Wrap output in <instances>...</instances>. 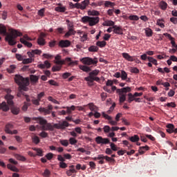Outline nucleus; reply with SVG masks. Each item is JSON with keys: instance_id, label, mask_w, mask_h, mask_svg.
<instances>
[{"instance_id": "obj_55", "label": "nucleus", "mask_w": 177, "mask_h": 177, "mask_svg": "<svg viewBox=\"0 0 177 177\" xmlns=\"http://www.w3.org/2000/svg\"><path fill=\"white\" fill-rule=\"evenodd\" d=\"M32 104H35V106H39V102H41L38 98L37 99H35V98H33L32 100H31Z\"/></svg>"}, {"instance_id": "obj_9", "label": "nucleus", "mask_w": 177, "mask_h": 177, "mask_svg": "<svg viewBox=\"0 0 177 177\" xmlns=\"http://www.w3.org/2000/svg\"><path fill=\"white\" fill-rule=\"evenodd\" d=\"M81 62L83 63V64H85L86 66H91V64H97V58L95 57L94 59H92L89 57H84L81 59Z\"/></svg>"}, {"instance_id": "obj_53", "label": "nucleus", "mask_w": 177, "mask_h": 177, "mask_svg": "<svg viewBox=\"0 0 177 177\" xmlns=\"http://www.w3.org/2000/svg\"><path fill=\"white\" fill-rule=\"evenodd\" d=\"M43 176L44 177H49L50 176V171H49V169H46L44 170V172L42 174Z\"/></svg>"}, {"instance_id": "obj_18", "label": "nucleus", "mask_w": 177, "mask_h": 177, "mask_svg": "<svg viewBox=\"0 0 177 177\" xmlns=\"http://www.w3.org/2000/svg\"><path fill=\"white\" fill-rule=\"evenodd\" d=\"M62 59V57L60 55H57L55 57V64H58L59 66H63L64 64V60H60Z\"/></svg>"}, {"instance_id": "obj_14", "label": "nucleus", "mask_w": 177, "mask_h": 177, "mask_svg": "<svg viewBox=\"0 0 177 177\" xmlns=\"http://www.w3.org/2000/svg\"><path fill=\"white\" fill-rule=\"evenodd\" d=\"M113 32L115 34H118V35H122L123 32V30L121 26H117V25H115L113 26Z\"/></svg>"}, {"instance_id": "obj_6", "label": "nucleus", "mask_w": 177, "mask_h": 177, "mask_svg": "<svg viewBox=\"0 0 177 177\" xmlns=\"http://www.w3.org/2000/svg\"><path fill=\"white\" fill-rule=\"evenodd\" d=\"M99 20H100L99 17L84 16L82 18V23H84V24H86V23H88V26H90V27L96 26V24L99 23Z\"/></svg>"}, {"instance_id": "obj_17", "label": "nucleus", "mask_w": 177, "mask_h": 177, "mask_svg": "<svg viewBox=\"0 0 177 177\" xmlns=\"http://www.w3.org/2000/svg\"><path fill=\"white\" fill-rule=\"evenodd\" d=\"M159 8L162 10H167V8H168V3L164 1H161L159 3Z\"/></svg>"}, {"instance_id": "obj_15", "label": "nucleus", "mask_w": 177, "mask_h": 177, "mask_svg": "<svg viewBox=\"0 0 177 177\" xmlns=\"http://www.w3.org/2000/svg\"><path fill=\"white\" fill-rule=\"evenodd\" d=\"M122 57H124V59H125L128 62H135V57H132L127 53H123L122 54Z\"/></svg>"}, {"instance_id": "obj_64", "label": "nucleus", "mask_w": 177, "mask_h": 177, "mask_svg": "<svg viewBox=\"0 0 177 177\" xmlns=\"http://www.w3.org/2000/svg\"><path fill=\"white\" fill-rule=\"evenodd\" d=\"M170 21L173 23V24H177V18L176 17H171Z\"/></svg>"}, {"instance_id": "obj_34", "label": "nucleus", "mask_w": 177, "mask_h": 177, "mask_svg": "<svg viewBox=\"0 0 177 177\" xmlns=\"http://www.w3.org/2000/svg\"><path fill=\"white\" fill-rule=\"evenodd\" d=\"M97 46H99L100 48H104V46H106V45H107V42L104 41H98L96 43Z\"/></svg>"}, {"instance_id": "obj_3", "label": "nucleus", "mask_w": 177, "mask_h": 177, "mask_svg": "<svg viewBox=\"0 0 177 177\" xmlns=\"http://www.w3.org/2000/svg\"><path fill=\"white\" fill-rule=\"evenodd\" d=\"M6 92L7 93V95H5L4 99L7 100V103L6 102L0 103V110H3V111H9L10 108L13 109V107H15V102H13L15 97L10 95V93L12 92L10 88L6 89Z\"/></svg>"}, {"instance_id": "obj_52", "label": "nucleus", "mask_w": 177, "mask_h": 177, "mask_svg": "<svg viewBox=\"0 0 177 177\" xmlns=\"http://www.w3.org/2000/svg\"><path fill=\"white\" fill-rule=\"evenodd\" d=\"M161 21H164L163 19H158L156 23L158 24V26H160V27L161 28H164V27H165V25H164V23L161 22Z\"/></svg>"}, {"instance_id": "obj_62", "label": "nucleus", "mask_w": 177, "mask_h": 177, "mask_svg": "<svg viewBox=\"0 0 177 177\" xmlns=\"http://www.w3.org/2000/svg\"><path fill=\"white\" fill-rule=\"evenodd\" d=\"M45 157L47 158V160H50L53 158V153H48L45 156Z\"/></svg>"}, {"instance_id": "obj_63", "label": "nucleus", "mask_w": 177, "mask_h": 177, "mask_svg": "<svg viewBox=\"0 0 177 177\" xmlns=\"http://www.w3.org/2000/svg\"><path fill=\"white\" fill-rule=\"evenodd\" d=\"M39 136H41V138H48V133L45 131H42L39 134Z\"/></svg>"}, {"instance_id": "obj_45", "label": "nucleus", "mask_w": 177, "mask_h": 177, "mask_svg": "<svg viewBox=\"0 0 177 177\" xmlns=\"http://www.w3.org/2000/svg\"><path fill=\"white\" fill-rule=\"evenodd\" d=\"M148 61L150 63H152V64H155V66H157V59L153 58L152 57H148Z\"/></svg>"}, {"instance_id": "obj_30", "label": "nucleus", "mask_w": 177, "mask_h": 177, "mask_svg": "<svg viewBox=\"0 0 177 177\" xmlns=\"http://www.w3.org/2000/svg\"><path fill=\"white\" fill-rule=\"evenodd\" d=\"M14 157H15V158L17 160H19V161H26V157H24V156H23L20 155V154H18V153H15L14 155Z\"/></svg>"}, {"instance_id": "obj_26", "label": "nucleus", "mask_w": 177, "mask_h": 177, "mask_svg": "<svg viewBox=\"0 0 177 177\" xmlns=\"http://www.w3.org/2000/svg\"><path fill=\"white\" fill-rule=\"evenodd\" d=\"M128 140H130L131 142H133V143H135L136 142H139L140 138H139V136L134 135L133 136L129 137Z\"/></svg>"}, {"instance_id": "obj_54", "label": "nucleus", "mask_w": 177, "mask_h": 177, "mask_svg": "<svg viewBox=\"0 0 177 177\" xmlns=\"http://www.w3.org/2000/svg\"><path fill=\"white\" fill-rule=\"evenodd\" d=\"M32 142H33V143H35V145H38V143H39V142H40L39 137L37 136L33 137Z\"/></svg>"}, {"instance_id": "obj_44", "label": "nucleus", "mask_w": 177, "mask_h": 177, "mask_svg": "<svg viewBox=\"0 0 177 177\" xmlns=\"http://www.w3.org/2000/svg\"><path fill=\"white\" fill-rule=\"evenodd\" d=\"M101 160H106V161L111 162H113V161H115L114 158H110L107 156H104L103 154H102V159Z\"/></svg>"}, {"instance_id": "obj_8", "label": "nucleus", "mask_w": 177, "mask_h": 177, "mask_svg": "<svg viewBox=\"0 0 177 177\" xmlns=\"http://www.w3.org/2000/svg\"><path fill=\"white\" fill-rule=\"evenodd\" d=\"M131 87H124L122 89H117L118 93H120V102L124 103L127 100V95L124 93H127V92H131Z\"/></svg>"}, {"instance_id": "obj_43", "label": "nucleus", "mask_w": 177, "mask_h": 177, "mask_svg": "<svg viewBox=\"0 0 177 177\" xmlns=\"http://www.w3.org/2000/svg\"><path fill=\"white\" fill-rule=\"evenodd\" d=\"M38 45L44 46L45 45V39L44 37H39L37 39Z\"/></svg>"}, {"instance_id": "obj_33", "label": "nucleus", "mask_w": 177, "mask_h": 177, "mask_svg": "<svg viewBox=\"0 0 177 177\" xmlns=\"http://www.w3.org/2000/svg\"><path fill=\"white\" fill-rule=\"evenodd\" d=\"M95 116V118H99L100 117V113L99 112H90L88 113V117L92 118Z\"/></svg>"}, {"instance_id": "obj_42", "label": "nucleus", "mask_w": 177, "mask_h": 177, "mask_svg": "<svg viewBox=\"0 0 177 177\" xmlns=\"http://www.w3.org/2000/svg\"><path fill=\"white\" fill-rule=\"evenodd\" d=\"M88 16H99L100 13L97 10H91L88 12Z\"/></svg>"}, {"instance_id": "obj_41", "label": "nucleus", "mask_w": 177, "mask_h": 177, "mask_svg": "<svg viewBox=\"0 0 177 177\" xmlns=\"http://www.w3.org/2000/svg\"><path fill=\"white\" fill-rule=\"evenodd\" d=\"M128 96H129V98L127 100V102L129 103H131V102H133V100H135V95L134 94L133 95L132 93H129L128 94Z\"/></svg>"}, {"instance_id": "obj_48", "label": "nucleus", "mask_w": 177, "mask_h": 177, "mask_svg": "<svg viewBox=\"0 0 177 177\" xmlns=\"http://www.w3.org/2000/svg\"><path fill=\"white\" fill-rule=\"evenodd\" d=\"M66 23L68 26V30H70V28H74V24L71 22L70 20L66 19Z\"/></svg>"}, {"instance_id": "obj_11", "label": "nucleus", "mask_w": 177, "mask_h": 177, "mask_svg": "<svg viewBox=\"0 0 177 177\" xmlns=\"http://www.w3.org/2000/svg\"><path fill=\"white\" fill-rule=\"evenodd\" d=\"M58 46L59 48H68L69 46H71V41L69 40H60L58 43Z\"/></svg>"}, {"instance_id": "obj_35", "label": "nucleus", "mask_w": 177, "mask_h": 177, "mask_svg": "<svg viewBox=\"0 0 177 177\" xmlns=\"http://www.w3.org/2000/svg\"><path fill=\"white\" fill-rule=\"evenodd\" d=\"M120 77L122 81H125L128 78V74L127 73V72H125V71H122Z\"/></svg>"}, {"instance_id": "obj_49", "label": "nucleus", "mask_w": 177, "mask_h": 177, "mask_svg": "<svg viewBox=\"0 0 177 177\" xmlns=\"http://www.w3.org/2000/svg\"><path fill=\"white\" fill-rule=\"evenodd\" d=\"M129 19L134 21H138V20H139V17L138 15H130L129 17Z\"/></svg>"}, {"instance_id": "obj_37", "label": "nucleus", "mask_w": 177, "mask_h": 177, "mask_svg": "<svg viewBox=\"0 0 177 177\" xmlns=\"http://www.w3.org/2000/svg\"><path fill=\"white\" fill-rule=\"evenodd\" d=\"M41 127H42V125H41V124H40V126L37 125L36 127L34 125H31V126L29 127V130L31 132H34V131H35L36 128H37V129H42V128H41Z\"/></svg>"}, {"instance_id": "obj_39", "label": "nucleus", "mask_w": 177, "mask_h": 177, "mask_svg": "<svg viewBox=\"0 0 177 177\" xmlns=\"http://www.w3.org/2000/svg\"><path fill=\"white\" fill-rule=\"evenodd\" d=\"M99 47L97 46H91L88 48V52H97Z\"/></svg>"}, {"instance_id": "obj_47", "label": "nucleus", "mask_w": 177, "mask_h": 177, "mask_svg": "<svg viewBox=\"0 0 177 177\" xmlns=\"http://www.w3.org/2000/svg\"><path fill=\"white\" fill-rule=\"evenodd\" d=\"M59 143L62 145V146H64L65 147H67V146L69 145L67 140H60Z\"/></svg>"}, {"instance_id": "obj_61", "label": "nucleus", "mask_w": 177, "mask_h": 177, "mask_svg": "<svg viewBox=\"0 0 177 177\" xmlns=\"http://www.w3.org/2000/svg\"><path fill=\"white\" fill-rule=\"evenodd\" d=\"M57 160L60 161V162H64V161H66V159L62 155H57Z\"/></svg>"}, {"instance_id": "obj_46", "label": "nucleus", "mask_w": 177, "mask_h": 177, "mask_svg": "<svg viewBox=\"0 0 177 177\" xmlns=\"http://www.w3.org/2000/svg\"><path fill=\"white\" fill-rule=\"evenodd\" d=\"M62 65H58V66H54L52 68V71L53 72H56V71H60V70H62Z\"/></svg>"}, {"instance_id": "obj_19", "label": "nucleus", "mask_w": 177, "mask_h": 177, "mask_svg": "<svg viewBox=\"0 0 177 177\" xmlns=\"http://www.w3.org/2000/svg\"><path fill=\"white\" fill-rule=\"evenodd\" d=\"M84 107H88L91 111H97V110H99L97 106H95L93 103H90L88 105L85 106Z\"/></svg>"}, {"instance_id": "obj_10", "label": "nucleus", "mask_w": 177, "mask_h": 177, "mask_svg": "<svg viewBox=\"0 0 177 177\" xmlns=\"http://www.w3.org/2000/svg\"><path fill=\"white\" fill-rule=\"evenodd\" d=\"M95 142L97 145H100V146H103V145H109L110 139L103 138L102 136H97L95 138Z\"/></svg>"}, {"instance_id": "obj_5", "label": "nucleus", "mask_w": 177, "mask_h": 177, "mask_svg": "<svg viewBox=\"0 0 177 177\" xmlns=\"http://www.w3.org/2000/svg\"><path fill=\"white\" fill-rule=\"evenodd\" d=\"M99 73H100V71L95 69L90 72L88 77H84V81L88 82L87 84L88 86H92V85H93V81H95L96 82L100 81V78L97 77Z\"/></svg>"}, {"instance_id": "obj_25", "label": "nucleus", "mask_w": 177, "mask_h": 177, "mask_svg": "<svg viewBox=\"0 0 177 177\" xmlns=\"http://www.w3.org/2000/svg\"><path fill=\"white\" fill-rule=\"evenodd\" d=\"M89 5V0H84L81 3V10H85L86 9V6Z\"/></svg>"}, {"instance_id": "obj_21", "label": "nucleus", "mask_w": 177, "mask_h": 177, "mask_svg": "<svg viewBox=\"0 0 177 177\" xmlns=\"http://www.w3.org/2000/svg\"><path fill=\"white\" fill-rule=\"evenodd\" d=\"M75 30H74V28H70L68 29V31L65 34L64 37L65 38H68V37H71V35H75Z\"/></svg>"}, {"instance_id": "obj_38", "label": "nucleus", "mask_w": 177, "mask_h": 177, "mask_svg": "<svg viewBox=\"0 0 177 177\" xmlns=\"http://www.w3.org/2000/svg\"><path fill=\"white\" fill-rule=\"evenodd\" d=\"M109 145L111 146V149L112 151H117L118 150V149H120L113 142H110Z\"/></svg>"}, {"instance_id": "obj_60", "label": "nucleus", "mask_w": 177, "mask_h": 177, "mask_svg": "<svg viewBox=\"0 0 177 177\" xmlns=\"http://www.w3.org/2000/svg\"><path fill=\"white\" fill-rule=\"evenodd\" d=\"M15 138L17 140V143L23 142V138L20 137L19 136H15Z\"/></svg>"}, {"instance_id": "obj_31", "label": "nucleus", "mask_w": 177, "mask_h": 177, "mask_svg": "<svg viewBox=\"0 0 177 177\" xmlns=\"http://www.w3.org/2000/svg\"><path fill=\"white\" fill-rule=\"evenodd\" d=\"M80 70L82 71H84V73H89V71H91V69L89 66L83 65L80 67Z\"/></svg>"}, {"instance_id": "obj_50", "label": "nucleus", "mask_w": 177, "mask_h": 177, "mask_svg": "<svg viewBox=\"0 0 177 177\" xmlns=\"http://www.w3.org/2000/svg\"><path fill=\"white\" fill-rule=\"evenodd\" d=\"M69 143L70 145H77V143H78V140H77L74 138H69Z\"/></svg>"}, {"instance_id": "obj_2", "label": "nucleus", "mask_w": 177, "mask_h": 177, "mask_svg": "<svg viewBox=\"0 0 177 177\" xmlns=\"http://www.w3.org/2000/svg\"><path fill=\"white\" fill-rule=\"evenodd\" d=\"M32 120H33V121H36L37 124H39V125H41V131H54L55 128L56 129H66L70 126L68 122L66 120L58 124H54V125L52 126V124H50V123H48V121L44 119V118H32Z\"/></svg>"}, {"instance_id": "obj_22", "label": "nucleus", "mask_w": 177, "mask_h": 177, "mask_svg": "<svg viewBox=\"0 0 177 177\" xmlns=\"http://www.w3.org/2000/svg\"><path fill=\"white\" fill-rule=\"evenodd\" d=\"M32 150H34V151H36L37 154H35V156H39V157L44 156V151H42V149L34 147L32 148Z\"/></svg>"}, {"instance_id": "obj_51", "label": "nucleus", "mask_w": 177, "mask_h": 177, "mask_svg": "<svg viewBox=\"0 0 177 177\" xmlns=\"http://www.w3.org/2000/svg\"><path fill=\"white\" fill-rule=\"evenodd\" d=\"M104 6L106 8H109V6H111V8H113V6H114V3L109 1H106L104 3Z\"/></svg>"}, {"instance_id": "obj_16", "label": "nucleus", "mask_w": 177, "mask_h": 177, "mask_svg": "<svg viewBox=\"0 0 177 177\" xmlns=\"http://www.w3.org/2000/svg\"><path fill=\"white\" fill-rule=\"evenodd\" d=\"M115 23L111 20H106L103 24L102 26H106V27H114Z\"/></svg>"}, {"instance_id": "obj_1", "label": "nucleus", "mask_w": 177, "mask_h": 177, "mask_svg": "<svg viewBox=\"0 0 177 177\" xmlns=\"http://www.w3.org/2000/svg\"><path fill=\"white\" fill-rule=\"evenodd\" d=\"M8 31L5 25L2 24H0V35L6 37L5 41L8 43V45L13 46L17 44L16 38H17V37H23V33L13 28H10Z\"/></svg>"}, {"instance_id": "obj_32", "label": "nucleus", "mask_w": 177, "mask_h": 177, "mask_svg": "<svg viewBox=\"0 0 177 177\" xmlns=\"http://www.w3.org/2000/svg\"><path fill=\"white\" fill-rule=\"evenodd\" d=\"M149 150V146L146 145L145 147H140L139 149L140 154H145V151Z\"/></svg>"}, {"instance_id": "obj_56", "label": "nucleus", "mask_w": 177, "mask_h": 177, "mask_svg": "<svg viewBox=\"0 0 177 177\" xmlns=\"http://www.w3.org/2000/svg\"><path fill=\"white\" fill-rule=\"evenodd\" d=\"M39 16H41V17H44L45 16V8H41L38 11Z\"/></svg>"}, {"instance_id": "obj_20", "label": "nucleus", "mask_w": 177, "mask_h": 177, "mask_svg": "<svg viewBox=\"0 0 177 177\" xmlns=\"http://www.w3.org/2000/svg\"><path fill=\"white\" fill-rule=\"evenodd\" d=\"M14 127H13V124H10V123H8L6 125V127H5V132L6 133H11V131L10 129H13Z\"/></svg>"}, {"instance_id": "obj_58", "label": "nucleus", "mask_w": 177, "mask_h": 177, "mask_svg": "<svg viewBox=\"0 0 177 177\" xmlns=\"http://www.w3.org/2000/svg\"><path fill=\"white\" fill-rule=\"evenodd\" d=\"M131 73H133V74H139V69L136 67L131 68Z\"/></svg>"}, {"instance_id": "obj_24", "label": "nucleus", "mask_w": 177, "mask_h": 177, "mask_svg": "<svg viewBox=\"0 0 177 177\" xmlns=\"http://www.w3.org/2000/svg\"><path fill=\"white\" fill-rule=\"evenodd\" d=\"M167 132L168 133H174V129H175V126L172 124H168L167 125Z\"/></svg>"}, {"instance_id": "obj_23", "label": "nucleus", "mask_w": 177, "mask_h": 177, "mask_svg": "<svg viewBox=\"0 0 177 177\" xmlns=\"http://www.w3.org/2000/svg\"><path fill=\"white\" fill-rule=\"evenodd\" d=\"M20 42L25 45V46H27L28 48H31L32 46V44L30 42L27 41V40H25L23 38H20L19 39Z\"/></svg>"}, {"instance_id": "obj_7", "label": "nucleus", "mask_w": 177, "mask_h": 177, "mask_svg": "<svg viewBox=\"0 0 177 177\" xmlns=\"http://www.w3.org/2000/svg\"><path fill=\"white\" fill-rule=\"evenodd\" d=\"M102 117H104V118L106 120H108L109 124L111 125H117V124H118V121H120V119L122 117V113H118L115 118V120H113V118L106 114L104 112L102 113Z\"/></svg>"}, {"instance_id": "obj_27", "label": "nucleus", "mask_w": 177, "mask_h": 177, "mask_svg": "<svg viewBox=\"0 0 177 177\" xmlns=\"http://www.w3.org/2000/svg\"><path fill=\"white\" fill-rule=\"evenodd\" d=\"M30 80L32 84H37L38 82V80H39V77L35 75H31L30 77Z\"/></svg>"}, {"instance_id": "obj_59", "label": "nucleus", "mask_w": 177, "mask_h": 177, "mask_svg": "<svg viewBox=\"0 0 177 177\" xmlns=\"http://www.w3.org/2000/svg\"><path fill=\"white\" fill-rule=\"evenodd\" d=\"M67 163L64 162H59V168H62L63 169H64L65 168H67Z\"/></svg>"}, {"instance_id": "obj_57", "label": "nucleus", "mask_w": 177, "mask_h": 177, "mask_svg": "<svg viewBox=\"0 0 177 177\" xmlns=\"http://www.w3.org/2000/svg\"><path fill=\"white\" fill-rule=\"evenodd\" d=\"M68 77H71V74L68 72L64 73L62 74V78L64 80H67V78H68Z\"/></svg>"}, {"instance_id": "obj_36", "label": "nucleus", "mask_w": 177, "mask_h": 177, "mask_svg": "<svg viewBox=\"0 0 177 177\" xmlns=\"http://www.w3.org/2000/svg\"><path fill=\"white\" fill-rule=\"evenodd\" d=\"M15 70H16V66L15 65H10L9 68H7V71L10 74H12V73H15Z\"/></svg>"}, {"instance_id": "obj_12", "label": "nucleus", "mask_w": 177, "mask_h": 177, "mask_svg": "<svg viewBox=\"0 0 177 177\" xmlns=\"http://www.w3.org/2000/svg\"><path fill=\"white\" fill-rule=\"evenodd\" d=\"M57 7L55 8V12H58V13H64L66 10H67V8H66V6H63L62 3H57Z\"/></svg>"}, {"instance_id": "obj_28", "label": "nucleus", "mask_w": 177, "mask_h": 177, "mask_svg": "<svg viewBox=\"0 0 177 177\" xmlns=\"http://www.w3.org/2000/svg\"><path fill=\"white\" fill-rule=\"evenodd\" d=\"M7 168L8 169H10V171H12V172H19V169H17V167H16V166H13L11 164H8Z\"/></svg>"}, {"instance_id": "obj_40", "label": "nucleus", "mask_w": 177, "mask_h": 177, "mask_svg": "<svg viewBox=\"0 0 177 177\" xmlns=\"http://www.w3.org/2000/svg\"><path fill=\"white\" fill-rule=\"evenodd\" d=\"M34 59L32 58L24 59L22 63L23 64H30V63H32Z\"/></svg>"}, {"instance_id": "obj_13", "label": "nucleus", "mask_w": 177, "mask_h": 177, "mask_svg": "<svg viewBox=\"0 0 177 177\" xmlns=\"http://www.w3.org/2000/svg\"><path fill=\"white\" fill-rule=\"evenodd\" d=\"M82 110H85L82 106H71L67 107V111H82Z\"/></svg>"}, {"instance_id": "obj_4", "label": "nucleus", "mask_w": 177, "mask_h": 177, "mask_svg": "<svg viewBox=\"0 0 177 177\" xmlns=\"http://www.w3.org/2000/svg\"><path fill=\"white\" fill-rule=\"evenodd\" d=\"M15 81L19 85V91H28V85H30V79L28 77L24 78L20 75H15Z\"/></svg>"}, {"instance_id": "obj_29", "label": "nucleus", "mask_w": 177, "mask_h": 177, "mask_svg": "<svg viewBox=\"0 0 177 177\" xmlns=\"http://www.w3.org/2000/svg\"><path fill=\"white\" fill-rule=\"evenodd\" d=\"M147 37H153V30L150 28H146L145 29Z\"/></svg>"}]
</instances>
